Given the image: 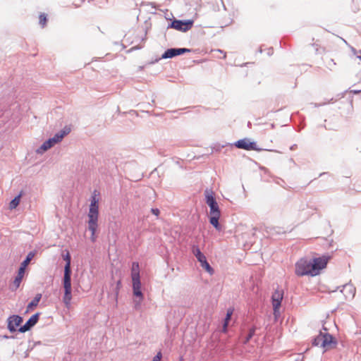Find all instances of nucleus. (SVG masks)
<instances>
[{
    "label": "nucleus",
    "instance_id": "nucleus-1",
    "mask_svg": "<svg viewBox=\"0 0 361 361\" xmlns=\"http://www.w3.org/2000/svg\"><path fill=\"white\" fill-rule=\"evenodd\" d=\"M131 278L133 283V295L142 300L144 298L143 293L141 290V281L139 270V264L137 262H133L131 269Z\"/></svg>",
    "mask_w": 361,
    "mask_h": 361
},
{
    "label": "nucleus",
    "instance_id": "nucleus-2",
    "mask_svg": "<svg viewBox=\"0 0 361 361\" xmlns=\"http://www.w3.org/2000/svg\"><path fill=\"white\" fill-rule=\"evenodd\" d=\"M35 255L36 250L29 252L26 255L25 258L23 259V261L20 263L18 270L17 276L15 277L13 281V285L15 286V288H11L12 291H14L19 288L20 283L23 279V276L25 275V269L28 264L30 263L31 260L35 256Z\"/></svg>",
    "mask_w": 361,
    "mask_h": 361
},
{
    "label": "nucleus",
    "instance_id": "nucleus-3",
    "mask_svg": "<svg viewBox=\"0 0 361 361\" xmlns=\"http://www.w3.org/2000/svg\"><path fill=\"white\" fill-rule=\"evenodd\" d=\"M331 256L329 255H324L319 257H313L310 259L311 264L312 276H315L319 274L321 270L326 267Z\"/></svg>",
    "mask_w": 361,
    "mask_h": 361
},
{
    "label": "nucleus",
    "instance_id": "nucleus-4",
    "mask_svg": "<svg viewBox=\"0 0 361 361\" xmlns=\"http://www.w3.org/2000/svg\"><path fill=\"white\" fill-rule=\"evenodd\" d=\"M191 252L196 257L197 260L200 262V266L210 275L214 274V270L207 262V258L203 252L200 250L197 245H193L191 247Z\"/></svg>",
    "mask_w": 361,
    "mask_h": 361
},
{
    "label": "nucleus",
    "instance_id": "nucleus-5",
    "mask_svg": "<svg viewBox=\"0 0 361 361\" xmlns=\"http://www.w3.org/2000/svg\"><path fill=\"white\" fill-rule=\"evenodd\" d=\"M209 222L216 231H221L222 230V226L219 221L221 217V211L219 204L217 202H215V204L209 205Z\"/></svg>",
    "mask_w": 361,
    "mask_h": 361
},
{
    "label": "nucleus",
    "instance_id": "nucleus-6",
    "mask_svg": "<svg viewBox=\"0 0 361 361\" xmlns=\"http://www.w3.org/2000/svg\"><path fill=\"white\" fill-rule=\"evenodd\" d=\"M71 276L63 275L62 279V285L64 289V294L63 296V302L66 307L69 308L71 305L72 300V285H71Z\"/></svg>",
    "mask_w": 361,
    "mask_h": 361
},
{
    "label": "nucleus",
    "instance_id": "nucleus-7",
    "mask_svg": "<svg viewBox=\"0 0 361 361\" xmlns=\"http://www.w3.org/2000/svg\"><path fill=\"white\" fill-rule=\"evenodd\" d=\"M231 147L235 146L238 149H242L247 151L255 150L257 152H261L263 149L258 147L255 141H252L250 138L245 137L235 141L233 144L228 143Z\"/></svg>",
    "mask_w": 361,
    "mask_h": 361
},
{
    "label": "nucleus",
    "instance_id": "nucleus-8",
    "mask_svg": "<svg viewBox=\"0 0 361 361\" xmlns=\"http://www.w3.org/2000/svg\"><path fill=\"white\" fill-rule=\"evenodd\" d=\"M194 24V20L188 19V20H178L173 19L167 25V29H175L178 31L180 32H187L190 30Z\"/></svg>",
    "mask_w": 361,
    "mask_h": 361
},
{
    "label": "nucleus",
    "instance_id": "nucleus-9",
    "mask_svg": "<svg viewBox=\"0 0 361 361\" xmlns=\"http://www.w3.org/2000/svg\"><path fill=\"white\" fill-rule=\"evenodd\" d=\"M310 261L306 258H302L295 264V274L299 276H311Z\"/></svg>",
    "mask_w": 361,
    "mask_h": 361
},
{
    "label": "nucleus",
    "instance_id": "nucleus-10",
    "mask_svg": "<svg viewBox=\"0 0 361 361\" xmlns=\"http://www.w3.org/2000/svg\"><path fill=\"white\" fill-rule=\"evenodd\" d=\"M283 290L276 288L271 295V304L273 306L274 314L276 317L279 314V310L283 298Z\"/></svg>",
    "mask_w": 361,
    "mask_h": 361
},
{
    "label": "nucleus",
    "instance_id": "nucleus-11",
    "mask_svg": "<svg viewBox=\"0 0 361 361\" xmlns=\"http://www.w3.org/2000/svg\"><path fill=\"white\" fill-rule=\"evenodd\" d=\"M94 190L91 197L90 204L89 206V212L87 214L88 219H98L99 216V199L97 197L99 194H96Z\"/></svg>",
    "mask_w": 361,
    "mask_h": 361
},
{
    "label": "nucleus",
    "instance_id": "nucleus-12",
    "mask_svg": "<svg viewBox=\"0 0 361 361\" xmlns=\"http://www.w3.org/2000/svg\"><path fill=\"white\" fill-rule=\"evenodd\" d=\"M23 322V317L13 314L7 319V329L11 333H14L18 331V328L22 326Z\"/></svg>",
    "mask_w": 361,
    "mask_h": 361
},
{
    "label": "nucleus",
    "instance_id": "nucleus-13",
    "mask_svg": "<svg viewBox=\"0 0 361 361\" xmlns=\"http://www.w3.org/2000/svg\"><path fill=\"white\" fill-rule=\"evenodd\" d=\"M192 50L188 48H169L165 50V51L162 54V59H172L177 56L183 55L186 53L191 52Z\"/></svg>",
    "mask_w": 361,
    "mask_h": 361
},
{
    "label": "nucleus",
    "instance_id": "nucleus-14",
    "mask_svg": "<svg viewBox=\"0 0 361 361\" xmlns=\"http://www.w3.org/2000/svg\"><path fill=\"white\" fill-rule=\"evenodd\" d=\"M40 314V312H36L35 314H32L23 325L18 328V331L20 333H25L31 330L32 328L35 326L37 323Z\"/></svg>",
    "mask_w": 361,
    "mask_h": 361
},
{
    "label": "nucleus",
    "instance_id": "nucleus-15",
    "mask_svg": "<svg viewBox=\"0 0 361 361\" xmlns=\"http://www.w3.org/2000/svg\"><path fill=\"white\" fill-rule=\"evenodd\" d=\"M338 343L337 339L328 332L323 333V340L321 347L324 349V352L329 349L334 348Z\"/></svg>",
    "mask_w": 361,
    "mask_h": 361
},
{
    "label": "nucleus",
    "instance_id": "nucleus-16",
    "mask_svg": "<svg viewBox=\"0 0 361 361\" xmlns=\"http://www.w3.org/2000/svg\"><path fill=\"white\" fill-rule=\"evenodd\" d=\"M88 229L91 232L90 240L94 243L97 240L96 232L98 228V219H88Z\"/></svg>",
    "mask_w": 361,
    "mask_h": 361
},
{
    "label": "nucleus",
    "instance_id": "nucleus-17",
    "mask_svg": "<svg viewBox=\"0 0 361 361\" xmlns=\"http://www.w3.org/2000/svg\"><path fill=\"white\" fill-rule=\"evenodd\" d=\"M63 259L66 262L64 266L63 275H72L71 269V256L70 252L66 250V253L63 255Z\"/></svg>",
    "mask_w": 361,
    "mask_h": 361
},
{
    "label": "nucleus",
    "instance_id": "nucleus-18",
    "mask_svg": "<svg viewBox=\"0 0 361 361\" xmlns=\"http://www.w3.org/2000/svg\"><path fill=\"white\" fill-rule=\"evenodd\" d=\"M342 292L346 299L348 298H354L355 294V288L351 283H345L342 286Z\"/></svg>",
    "mask_w": 361,
    "mask_h": 361
},
{
    "label": "nucleus",
    "instance_id": "nucleus-19",
    "mask_svg": "<svg viewBox=\"0 0 361 361\" xmlns=\"http://www.w3.org/2000/svg\"><path fill=\"white\" fill-rule=\"evenodd\" d=\"M56 145V142L54 141L53 139L49 137L47 140H45L42 145L37 149V153L38 154H43L52 147H54Z\"/></svg>",
    "mask_w": 361,
    "mask_h": 361
},
{
    "label": "nucleus",
    "instance_id": "nucleus-20",
    "mask_svg": "<svg viewBox=\"0 0 361 361\" xmlns=\"http://www.w3.org/2000/svg\"><path fill=\"white\" fill-rule=\"evenodd\" d=\"M204 195H205V202L208 206L215 204V202H217L215 195H214V193L212 190L207 188L204 191Z\"/></svg>",
    "mask_w": 361,
    "mask_h": 361
},
{
    "label": "nucleus",
    "instance_id": "nucleus-21",
    "mask_svg": "<svg viewBox=\"0 0 361 361\" xmlns=\"http://www.w3.org/2000/svg\"><path fill=\"white\" fill-rule=\"evenodd\" d=\"M42 298V294L37 293L35 298L28 303L27 306L26 312L33 310L39 304Z\"/></svg>",
    "mask_w": 361,
    "mask_h": 361
},
{
    "label": "nucleus",
    "instance_id": "nucleus-22",
    "mask_svg": "<svg viewBox=\"0 0 361 361\" xmlns=\"http://www.w3.org/2000/svg\"><path fill=\"white\" fill-rule=\"evenodd\" d=\"M22 196V192H20L18 195H16L13 200H11L9 203V208L11 209H16L20 202V197Z\"/></svg>",
    "mask_w": 361,
    "mask_h": 361
},
{
    "label": "nucleus",
    "instance_id": "nucleus-23",
    "mask_svg": "<svg viewBox=\"0 0 361 361\" xmlns=\"http://www.w3.org/2000/svg\"><path fill=\"white\" fill-rule=\"evenodd\" d=\"M257 330V327L255 326H252L250 329H249V331L247 333V334L246 335V336L244 338V341H243V343H248L250 339L254 336V335L255 334V331Z\"/></svg>",
    "mask_w": 361,
    "mask_h": 361
},
{
    "label": "nucleus",
    "instance_id": "nucleus-24",
    "mask_svg": "<svg viewBox=\"0 0 361 361\" xmlns=\"http://www.w3.org/2000/svg\"><path fill=\"white\" fill-rule=\"evenodd\" d=\"M322 340H323V333L322 331H320L319 335H317L312 339V344L313 346H320L321 347Z\"/></svg>",
    "mask_w": 361,
    "mask_h": 361
},
{
    "label": "nucleus",
    "instance_id": "nucleus-25",
    "mask_svg": "<svg viewBox=\"0 0 361 361\" xmlns=\"http://www.w3.org/2000/svg\"><path fill=\"white\" fill-rule=\"evenodd\" d=\"M233 312V309L228 308L227 310L226 314V317L224 318V328H226V326L228 324V323L231 319Z\"/></svg>",
    "mask_w": 361,
    "mask_h": 361
},
{
    "label": "nucleus",
    "instance_id": "nucleus-26",
    "mask_svg": "<svg viewBox=\"0 0 361 361\" xmlns=\"http://www.w3.org/2000/svg\"><path fill=\"white\" fill-rule=\"evenodd\" d=\"M47 15L44 13H40L39 16V23L42 27H44L47 25Z\"/></svg>",
    "mask_w": 361,
    "mask_h": 361
},
{
    "label": "nucleus",
    "instance_id": "nucleus-27",
    "mask_svg": "<svg viewBox=\"0 0 361 361\" xmlns=\"http://www.w3.org/2000/svg\"><path fill=\"white\" fill-rule=\"evenodd\" d=\"M304 356L302 354H296L290 356L288 361H303Z\"/></svg>",
    "mask_w": 361,
    "mask_h": 361
},
{
    "label": "nucleus",
    "instance_id": "nucleus-28",
    "mask_svg": "<svg viewBox=\"0 0 361 361\" xmlns=\"http://www.w3.org/2000/svg\"><path fill=\"white\" fill-rule=\"evenodd\" d=\"M51 138L54 140V141L56 142V144H57V143L60 142L63 140V137L62 134H60V133L58 132Z\"/></svg>",
    "mask_w": 361,
    "mask_h": 361
},
{
    "label": "nucleus",
    "instance_id": "nucleus-29",
    "mask_svg": "<svg viewBox=\"0 0 361 361\" xmlns=\"http://www.w3.org/2000/svg\"><path fill=\"white\" fill-rule=\"evenodd\" d=\"M121 287V281L119 280L116 282V287L114 288V292H115V295H116V298H117L118 295V293H119V290H120V288Z\"/></svg>",
    "mask_w": 361,
    "mask_h": 361
},
{
    "label": "nucleus",
    "instance_id": "nucleus-30",
    "mask_svg": "<svg viewBox=\"0 0 361 361\" xmlns=\"http://www.w3.org/2000/svg\"><path fill=\"white\" fill-rule=\"evenodd\" d=\"M71 132V128L66 126L62 130L59 131L60 134H62L63 137L67 135Z\"/></svg>",
    "mask_w": 361,
    "mask_h": 361
},
{
    "label": "nucleus",
    "instance_id": "nucleus-31",
    "mask_svg": "<svg viewBox=\"0 0 361 361\" xmlns=\"http://www.w3.org/2000/svg\"><path fill=\"white\" fill-rule=\"evenodd\" d=\"M162 358V353L161 351L158 352L157 355L153 357L152 361H161Z\"/></svg>",
    "mask_w": 361,
    "mask_h": 361
},
{
    "label": "nucleus",
    "instance_id": "nucleus-32",
    "mask_svg": "<svg viewBox=\"0 0 361 361\" xmlns=\"http://www.w3.org/2000/svg\"><path fill=\"white\" fill-rule=\"evenodd\" d=\"M333 99H331L330 100H329L328 102H324V103H322V104H318V103H311L310 104L312 105L314 107H319L321 106H323V105H325L328 103H329L331 101H332Z\"/></svg>",
    "mask_w": 361,
    "mask_h": 361
},
{
    "label": "nucleus",
    "instance_id": "nucleus-33",
    "mask_svg": "<svg viewBox=\"0 0 361 361\" xmlns=\"http://www.w3.org/2000/svg\"><path fill=\"white\" fill-rule=\"evenodd\" d=\"M151 212L152 214L155 215L156 216H159L160 214V210L158 208H152Z\"/></svg>",
    "mask_w": 361,
    "mask_h": 361
},
{
    "label": "nucleus",
    "instance_id": "nucleus-34",
    "mask_svg": "<svg viewBox=\"0 0 361 361\" xmlns=\"http://www.w3.org/2000/svg\"><path fill=\"white\" fill-rule=\"evenodd\" d=\"M141 302H142V300H140V299H139L138 301H136V300L134 301V303H135V307H135V309L137 310L140 307Z\"/></svg>",
    "mask_w": 361,
    "mask_h": 361
},
{
    "label": "nucleus",
    "instance_id": "nucleus-35",
    "mask_svg": "<svg viewBox=\"0 0 361 361\" xmlns=\"http://www.w3.org/2000/svg\"><path fill=\"white\" fill-rule=\"evenodd\" d=\"M161 59H163L161 58V57H159V58H156L155 59H153L152 61H151L150 62H149V64H154V63H157V62H159Z\"/></svg>",
    "mask_w": 361,
    "mask_h": 361
},
{
    "label": "nucleus",
    "instance_id": "nucleus-36",
    "mask_svg": "<svg viewBox=\"0 0 361 361\" xmlns=\"http://www.w3.org/2000/svg\"><path fill=\"white\" fill-rule=\"evenodd\" d=\"M296 148H297V145H296V144H293V145H292L290 147V150H295Z\"/></svg>",
    "mask_w": 361,
    "mask_h": 361
},
{
    "label": "nucleus",
    "instance_id": "nucleus-37",
    "mask_svg": "<svg viewBox=\"0 0 361 361\" xmlns=\"http://www.w3.org/2000/svg\"><path fill=\"white\" fill-rule=\"evenodd\" d=\"M217 51H219L220 53H224L223 59H225L226 57V54L225 52H224L222 50L217 49Z\"/></svg>",
    "mask_w": 361,
    "mask_h": 361
},
{
    "label": "nucleus",
    "instance_id": "nucleus-38",
    "mask_svg": "<svg viewBox=\"0 0 361 361\" xmlns=\"http://www.w3.org/2000/svg\"><path fill=\"white\" fill-rule=\"evenodd\" d=\"M351 92H353L354 94H358V93H360L361 91H360V90H352Z\"/></svg>",
    "mask_w": 361,
    "mask_h": 361
},
{
    "label": "nucleus",
    "instance_id": "nucleus-39",
    "mask_svg": "<svg viewBox=\"0 0 361 361\" xmlns=\"http://www.w3.org/2000/svg\"><path fill=\"white\" fill-rule=\"evenodd\" d=\"M159 154L161 155V156H166V154H164V152L161 149L159 151Z\"/></svg>",
    "mask_w": 361,
    "mask_h": 361
},
{
    "label": "nucleus",
    "instance_id": "nucleus-40",
    "mask_svg": "<svg viewBox=\"0 0 361 361\" xmlns=\"http://www.w3.org/2000/svg\"><path fill=\"white\" fill-rule=\"evenodd\" d=\"M220 1H221V4H222V6H223L224 9V10H226V6H225V4H224V3L223 0H220Z\"/></svg>",
    "mask_w": 361,
    "mask_h": 361
},
{
    "label": "nucleus",
    "instance_id": "nucleus-41",
    "mask_svg": "<svg viewBox=\"0 0 361 361\" xmlns=\"http://www.w3.org/2000/svg\"><path fill=\"white\" fill-rule=\"evenodd\" d=\"M327 174H328V173H325V172H324V173H321L319 174V177H322V176H325V175H327Z\"/></svg>",
    "mask_w": 361,
    "mask_h": 361
},
{
    "label": "nucleus",
    "instance_id": "nucleus-42",
    "mask_svg": "<svg viewBox=\"0 0 361 361\" xmlns=\"http://www.w3.org/2000/svg\"><path fill=\"white\" fill-rule=\"evenodd\" d=\"M268 54H269V55L272 54V48H271V49H269Z\"/></svg>",
    "mask_w": 361,
    "mask_h": 361
},
{
    "label": "nucleus",
    "instance_id": "nucleus-43",
    "mask_svg": "<svg viewBox=\"0 0 361 361\" xmlns=\"http://www.w3.org/2000/svg\"><path fill=\"white\" fill-rule=\"evenodd\" d=\"M247 64H249V63H244L241 64L240 66L244 67V66H246Z\"/></svg>",
    "mask_w": 361,
    "mask_h": 361
},
{
    "label": "nucleus",
    "instance_id": "nucleus-44",
    "mask_svg": "<svg viewBox=\"0 0 361 361\" xmlns=\"http://www.w3.org/2000/svg\"><path fill=\"white\" fill-rule=\"evenodd\" d=\"M322 329H323L324 331H325L326 332H327V331H328L327 328H326V327L324 326V325H323V326H322Z\"/></svg>",
    "mask_w": 361,
    "mask_h": 361
},
{
    "label": "nucleus",
    "instance_id": "nucleus-45",
    "mask_svg": "<svg viewBox=\"0 0 361 361\" xmlns=\"http://www.w3.org/2000/svg\"><path fill=\"white\" fill-rule=\"evenodd\" d=\"M261 169L264 170L265 172L268 171L267 169H266L265 167H262Z\"/></svg>",
    "mask_w": 361,
    "mask_h": 361
},
{
    "label": "nucleus",
    "instance_id": "nucleus-46",
    "mask_svg": "<svg viewBox=\"0 0 361 361\" xmlns=\"http://www.w3.org/2000/svg\"><path fill=\"white\" fill-rule=\"evenodd\" d=\"M4 337L5 338H13V336H4Z\"/></svg>",
    "mask_w": 361,
    "mask_h": 361
},
{
    "label": "nucleus",
    "instance_id": "nucleus-47",
    "mask_svg": "<svg viewBox=\"0 0 361 361\" xmlns=\"http://www.w3.org/2000/svg\"><path fill=\"white\" fill-rule=\"evenodd\" d=\"M73 4H74V5H75V6H77V7H78V6H79V5H78V4H76V3H75V2H73Z\"/></svg>",
    "mask_w": 361,
    "mask_h": 361
},
{
    "label": "nucleus",
    "instance_id": "nucleus-48",
    "mask_svg": "<svg viewBox=\"0 0 361 361\" xmlns=\"http://www.w3.org/2000/svg\"><path fill=\"white\" fill-rule=\"evenodd\" d=\"M360 54H361V50L360 51ZM358 59H361V54L360 56H357Z\"/></svg>",
    "mask_w": 361,
    "mask_h": 361
},
{
    "label": "nucleus",
    "instance_id": "nucleus-49",
    "mask_svg": "<svg viewBox=\"0 0 361 361\" xmlns=\"http://www.w3.org/2000/svg\"><path fill=\"white\" fill-rule=\"evenodd\" d=\"M135 49V47L132 48V49ZM136 49H140V47H136Z\"/></svg>",
    "mask_w": 361,
    "mask_h": 361
}]
</instances>
